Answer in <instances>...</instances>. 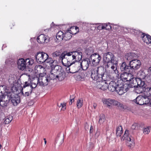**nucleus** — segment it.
Returning <instances> with one entry per match:
<instances>
[{"label": "nucleus", "instance_id": "1", "mask_svg": "<svg viewBox=\"0 0 151 151\" xmlns=\"http://www.w3.org/2000/svg\"><path fill=\"white\" fill-rule=\"evenodd\" d=\"M91 77L93 80L99 81L102 80H107L110 79L107 74L104 73V69L101 67L93 66L91 68Z\"/></svg>", "mask_w": 151, "mask_h": 151}, {"label": "nucleus", "instance_id": "2", "mask_svg": "<svg viewBox=\"0 0 151 151\" xmlns=\"http://www.w3.org/2000/svg\"><path fill=\"white\" fill-rule=\"evenodd\" d=\"M73 52V51L69 52H64L59 58V61L61 60L62 64L65 66L75 63L76 60H75V56Z\"/></svg>", "mask_w": 151, "mask_h": 151}, {"label": "nucleus", "instance_id": "3", "mask_svg": "<svg viewBox=\"0 0 151 151\" xmlns=\"http://www.w3.org/2000/svg\"><path fill=\"white\" fill-rule=\"evenodd\" d=\"M117 64H114L113 63L107 64L106 67V70L107 73L109 74L107 75V76L109 75L111 76V78L112 76H115L117 77L119 76V73L117 70L116 65Z\"/></svg>", "mask_w": 151, "mask_h": 151}, {"label": "nucleus", "instance_id": "4", "mask_svg": "<svg viewBox=\"0 0 151 151\" xmlns=\"http://www.w3.org/2000/svg\"><path fill=\"white\" fill-rule=\"evenodd\" d=\"M103 60L107 64H117V59L114 55L110 52L105 53L103 55Z\"/></svg>", "mask_w": 151, "mask_h": 151}, {"label": "nucleus", "instance_id": "5", "mask_svg": "<svg viewBox=\"0 0 151 151\" xmlns=\"http://www.w3.org/2000/svg\"><path fill=\"white\" fill-rule=\"evenodd\" d=\"M129 131L126 130L124 132L123 137L122 138V140H125L127 146L130 148H132L134 145L133 138L131 136H129Z\"/></svg>", "mask_w": 151, "mask_h": 151}, {"label": "nucleus", "instance_id": "6", "mask_svg": "<svg viewBox=\"0 0 151 151\" xmlns=\"http://www.w3.org/2000/svg\"><path fill=\"white\" fill-rule=\"evenodd\" d=\"M67 67L66 71L68 73H74L78 72L81 68L80 63L77 62L72 65L65 66Z\"/></svg>", "mask_w": 151, "mask_h": 151}, {"label": "nucleus", "instance_id": "7", "mask_svg": "<svg viewBox=\"0 0 151 151\" xmlns=\"http://www.w3.org/2000/svg\"><path fill=\"white\" fill-rule=\"evenodd\" d=\"M57 80L61 81L63 80L65 77V73L62 69L61 66H57L56 67Z\"/></svg>", "mask_w": 151, "mask_h": 151}, {"label": "nucleus", "instance_id": "8", "mask_svg": "<svg viewBox=\"0 0 151 151\" xmlns=\"http://www.w3.org/2000/svg\"><path fill=\"white\" fill-rule=\"evenodd\" d=\"M108 77H110V79L109 80H102L99 81H98L99 82L97 83V85L98 88L103 90H105L108 88V83H109L108 81L111 79V75H109Z\"/></svg>", "mask_w": 151, "mask_h": 151}, {"label": "nucleus", "instance_id": "9", "mask_svg": "<svg viewBox=\"0 0 151 151\" xmlns=\"http://www.w3.org/2000/svg\"><path fill=\"white\" fill-rule=\"evenodd\" d=\"M12 93H9L7 94V95L6 94H5V95H2V96L0 98V105L1 106H7L10 101L9 98H8V96H10L11 95H12Z\"/></svg>", "mask_w": 151, "mask_h": 151}, {"label": "nucleus", "instance_id": "10", "mask_svg": "<svg viewBox=\"0 0 151 151\" xmlns=\"http://www.w3.org/2000/svg\"><path fill=\"white\" fill-rule=\"evenodd\" d=\"M141 62L140 60L137 59L132 60L129 62L130 69L136 70L140 67Z\"/></svg>", "mask_w": 151, "mask_h": 151}, {"label": "nucleus", "instance_id": "11", "mask_svg": "<svg viewBox=\"0 0 151 151\" xmlns=\"http://www.w3.org/2000/svg\"><path fill=\"white\" fill-rule=\"evenodd\" d=\"M36 81H37V84L41 86L47 85L50 81L48 77L44 76H39L38 79H36Z\"/></svg>", "mask_w": 151, "mask_h": 151}, {"label": "nucleus", "instance_id": "12", "mask_svg": "<svg viewBox=\"0 0 151 151\" xmlns=\"http://www.w3.org/2000/svg\"><path fill=\"white\" fill-rule=\"evenodd\" d=\"M47 56L48 55L47 53L43 52H39L36 55V59L38 63H42Z\"/></svg>", "mask_w": 151, "mask_h": 151}, {"label": "nucleus", "instance_id": "13", "mask_svg": "<svg viewBox=\"0 0 151 151\" xmlns=\"http://www.w3.org/2000/svg\"><path fill=\"white\" fill-rule=\"evenodd\" d=\"M57 61L53 60L51 58H49V56L47 57L43 63L44 64H46L47 65H49L51 68H55V66H58L56 65Z\"/></svg>", "mask_w": 151, "mask_h": 151}, {"label": "nucleus", "instance_id": "14", "mask_svg": "<svg viewBox=\"0 0 151 151\" xmlns=\"http://www.w3.org/2000/svg\"><path fill=\"white\" fill-rule=\"evenodd\" d=\"M101 57L99 54L94 53L91 56L90 60H91L92 64L93 65H97L101 60Z\"/></svg>", "mask_w": 151, "mask_h": 151}, {"label": "nucleus", "instance_id": "15", "mask_svg": "<svg viewBox=\"0 0 151 151\" xmlns=\"http://www.w3.org/2000/svg\"><path fill=\"white\" fill-rule=\"evenodd\" d=\"M9 93H12L13 94L11 95L10 96H8V98H9L10 100H11V101L12 104L14 106H16L19 103L20 98L17 95H16L15 96H14V93L13 92H10Z\"/></svg>", "mask_w": 151, "mask_h": 151}, {"label": "nucleus", "instance_id": "16", "mask_svg": "<svg viewBox=\"0 0 151 151\" xmlns=\"http://www.w3.org/2000/svg\"><path fill=\"white\" fill-rule=\"evenodd\" d=\"M147 98H145L144 96H137L136 98L133 100L134 102L140 105H142L144 104H147L146 100Z\"/></svg>", "mask_w": 151, "mask_h": 151}, {"label": "nucleus", "instance_id": "17", "mask_svg": "<svg viewBox=\"0 0 151 151\" xmlns=\"http://www.w3.org/2000/svg\"><path fill=\"white\" fill-rule=\"evenodd\" d=\"M37 42L40 43H47L49 41V37L45 35L42 34L38 37L37 38Z\"/></svg>", "mask_w": 151, "mask_h": 151}, {"label": "nucleus", "instance_id": "18", "mask_svg": "<svg viewBox=\"0 0 151 151\" xmlns=\"http://www.w3.org/2000/svg\"><path fill=\"white\" fill-rule=\"evenodd\" d=\"M80 67L83 70H86L88 68L89 65L91 64V60L90 59L87 58L84 60L81 63H80Z\"/></svg>", "mask_w": 151, "mask_h": 151}, {"label": "nucleus", "instance_id": "19", "mask_svg": "<svg viewBox=\"0 0 151 151\" xmlns=\"http://www.w3.org/2000/svg\"><path fill=\"white\" fill-rule=\"evenodd\" d=\"M132 76L130 73L124 72L122 73L121 74L120 77L122 81L125 82L129 81L130 79H131V78Z\"/></svg>", "mask_w": 151, "mask_h": 151}, {"label": "nucleus", "instance_id": "20", "mask_svg": "<svg viewBox=\"0 0 151 151\" xmlns=\"http://www.w3.org/2000/svg\"><path fill=\"white\" fill-rule=\"evenodd\" d=\"M17 63L18 68L21 70H24L26 67L24 60L23 58L19 59Z\"/></svg>", "mask_w": 151, "mask_h": 151}, {"label": "nucleus", "instance_id": "21", "mask_svg": "<svg viewBox=\"0 0 151 151\" xmlns=\"http://www.w3.org/2000/svg\"><path fill=\"white\" fill-rule=\"evenodd\" d=\"M141 38L143 42L147 44H151V36L148 34L142 33Z\"/></svg>", "mask_w": 151, "mask_h": 151}, {"label": "nucleus", "instance_id": "22", "mask_svg": "<svg viewBox=\"0 0 151 151\" xmlns=\"http://www.w3.org/2000/svg\"><path fill=\"white\" fill-rule=\"evenodd\" d=\"M56 67L55 68H51L50 71V73L49 74V76L48 78L49 79L50 81V80H54L55 79L57 80L56 77V71L57 70L56 69Z\"/></svg>", "mask_w": 151, "mask_h": 151}, {"label": "nucleus", "instance_id": "23", "mask_svg": "<svg viewBox=\"0 0 151 151\" xmlns=\"http://www.w3.org/2000/svg\"><path fill=\"white\" fill-rule=\"evenodd\" d=\"M109 85L108 86V89L110 91L113 92L117 90L116 85V83L112 81L109 83Z\"/></svg>", "mask_w": 151, "mask_h": 151}, {"label": "nucleus", "instance_id": "24", "mask_svg": "<svg viewBox=\"0 0 151 151\" xmlns=\"http://www.w3.org/2000/svg\"><path fill=\"white\" fill-rule=\"evenodd\" d=\"M130 83V87L133 88L137 87V78H135L133 77L132 76L131 79L129 81Z\"/></svg>", "mask_w": 151, "mask_h": 151}, {"label": "nucleus", "instance_id": "25", "mask_svg": "<svg viewBox=\"0 0 151 151\" xmlns=\"http://www.w3.org/2000/svg\"><path fill=\"white\" fill-rule=\"evenodd\" d=\"M137 88L142 89V91L144 90L146 86L144 81H142V80L139 78H137Z\"/></svg>", "mask_w": 151, "mask_h": 151}, {"label": "nucleus", "instance_id": "26", "mask_svg": "<svg viewBox=\"0 0 151 151\" xmlns=\"http://www.w3.org/2000/svg\"><path fill=\"white\" fill-rule=\"evenodd\" d=\"M120 69L122 71H126L127 72H131L129 66L127 65L126 63L125 62H123L121 65L120 67Z\"/></svg>", "mask_w": 151, "mask_h": 151}, {"label": "nucleus", "instance_id": "27", "mask_svg": "<svg viewBox=\"0 0 151 151\" xmlns=\"http://www.w3.org/2000/svg\"><path fill=\"white\" fill-rule=\"evenodd\" d=\"M114 100L110 99H103L102 101L104 104H106L108 106H110L111 105H113Z\"/></svg>", "mask_w": 151, "mask_h": 151}, {"label": "nucleus", "instance_id": "28", "mask_svg": "<svg viewBox=\"0 0 151 151\" xmlns=\"http://www.w3.org/2000/svg\"><path fill=\"white\" fill-rule=\"evenodd\" d=\"M128 88H119V87H117V90L116 91L118 93L119 95H122L124 93L126 92L127 90L128 89Z\"/></svg>", "mask_w": 151, "mask_h": 151}, {"label": "nucleus", "instance_id": "29", "mask_svg": "<svg viewBox=\"0 0 151 151\" xmlns=\"http://www.w3.org/2000/svg\"><path fill=\"white\" fill-rule=\"evenodd\" d=\"M137 57V55L133 52H129L127 53L126 55V58L128 60L135 58Z\"/></svg>", "mask_w": 151, "mask_h": 151}, {"label": "nucleus", "instance_id": "30", "mask_svg": "<svg viewBox=\"0 0 151 151\" xmlns=\"http://www.w3.org/2000/svg\"><path fill=\"white\" fill-rule=\"evenodd\" d=\"M76 33H73L71 30H68V31L66 32L64 35V38L66 40H69L72 37L71 34H75Z\"/></svg>", "mask_w": 151, "mask_h": 151}, {"label": "nucleus", "instance_id": "31", "mask_svg": "<svg viewBox=\"0 0 151 151\" xmlns=\"http://www.w3.org/2000/svg\"><path fill=\"white\" fill-rule=\"evenodd\" d=\"M74 55L75 56V60H76V63L78 61L81 60L82 58V53L81 52L73 51Z\"/></svg>", "mask_w": 151, "mask_h": 151}, {"label": "nucleus", "instance_id": "32", "mask_svg": "<svg viewBox=\"0 0 151 151\" xmlns=\"http://www.w3.org/2000/svg\"><path fill=\"white\" fill-rule=\"evenodd\" d=\"M137 76L139 78H137L140 79H144L146 77V75L144 71L140 70L137 73Z\"/></svg>", "mask_w": 151, "mask_h": 151}, {"label": "nucleus", "instance_id": "33", "mask_svg": "<svg viewBox=\"0 0 151 151\" xmlns=\"http://www.w3.org/2000/svg\"><path fill=\"white\" fill-rule=\"evenodd\" d=\"M56 37L57 39L59 41H61L64 38L63 33L61 31L59 32L56 35Z\"/></svg>", "mask_w": 151, "mask_h": 151}, {"label": "nucleus", "instance_id": "34", "mask_svg": "<svg viewBox=\"0 0 151 151\" xmlns=\"http://www.w3.org/2000/svg\"><path fill=\"white\" fill-rule=\"evenodd\" d=\"M114 105L117 106L121 109H124V105L122 103L115 100L114 101Z\"/></svg>", "mask_w": 151, "mask_h": 151}, {"label": "nucleus", "instance_id": "35", "mask_svg": "<svg viewBox=\"0 0 151 151\" xmlns=\"http://www.w3.org/2000/svg\"><path fill=\"white\" fill-rule=\"evenodd\" d=\"M122 127L121 126H119L116 129V135L117 137H120L122 134L123 132Z\"/></svg>", "mask_w": 151, "mask_h": 151}, {"label": "nucleus", "instance_id": "36", "mask_svg": "<svg viewBox=\"0 0 151 151\" xmlns=\"http://www.w3.org/2000/svg\"><path fill=\"white\" fill-rule=\"evenodd\" d=\"M24 61L26 66L27 67H29V65H32L34 63V61L32 60H30L29 58L26 59L24 60Z\"/></svg>", "mask_w": 151, "mask_h": 151}, {"label": "nucleus", "instance_id": "37", "mask_svg": "<svg viewBox=\"0 0 151 151\" xmlns=\"http://www.w3.org/2000/svg\"><path fill=\"white\" fill-rule=\"evenodd\" d=\"M93 49L92 47H89L87 48L86 50V53L87 55H91L93 54Z\"/></svg>", "mask_w": 151, "mask_h": 151}, {"label": "nucleus", "instance_id": "38", "mask_svg": "<svg viewBox=\"0 0 151 151\" xmlns=\"http://www.w3.org/2000/svg\"><path fill=\"white\" fill-rule=\"evenodd\" d=\"M105 120V116L104 114L101 115L99 121V124L100 125L103 124Z\"/></svg>", "mask_w": 151, "mask_h": 151}, {"label": "nucleus", "instance_id": "39", "mask_svg": "<svg viewBox=\"0 0 151 151\" xmlns=\"http://www.w3.org/2000/svg\"><path fill=\"white\" fill-rule=\"evenodd\" d=\"M0 90H3V93H4V95H5L6 94L7 95V94L9 93L8 91V90L6 88V87L5 86L3 85L0 86Z\"/></svg>", "mask_w": 151, "mask_h": 151}, {"label": "nucleus", "instance_id": "40", "mask_svg": "<svg viewBox=\"0 0 151 151\" xmlns=\"http://www.w3.org/2000/svg\"><path fill=\"white\" fill-rule=\"evenodd\" d=\"M12 117L11 116H7L5 118L4 123L5 124H9L12 120Z\"/></svg>", "mask_w": 151, "mask_h": 151}, {"label": "nucleus", "instance_id": "41", "mask_svg": "<svg viewBox=\"0 0 151 151\" xmlns=\"http://www.w3.org/2000/svg\"><path fill=\"white\" fill-rule=\"evenodd\" d=\"M83 104V100L81 99H79L77 101V105L78 108H81Z\"/></svg>", "mask_w": 151, "mask_h": 151}, {"label": "nucleus", "instance_id": "42", "mask_svg": "<svg viewBox=\"0 0 151 151\" xmlns=\"http://www.w3.org/2000/svg\"><path fill=\"white\" fill-rule=\"evenodd\" d=\"M22 93L23 96H28L31 94L30 92L27 91L26 90H24V88H22Z\"/></svg>", "mask_w": 151, "mask_h": 151}, {"label": "nucleus", "instance_id": "43", "mask_svg": "<svg viewBox=\"0 0 151 151\" xmlns=\"http://www.w3.org/2000/svg\"><path fill=\"white\" fill-rule=\"evenodd\" d=\"M61 54L60 52L59 51H56L52 53V56L53 57H56L61 56Z\"/></svg>", "mask_w": 151, "mask_h": 151}, {"label": "nucleus", "instance_id": "44", "mask_svg": "<svg viewBox=\"0 0 151 151\" xmlns=\"http://www.w3.org/2000/svg\"><path fill=\"white\" fill-rule=\"evenodd\" d=\"M35 79L34 80H32L31 85L30 84L29 86L31 87L33 89H34L35 90V88L36 87L37 84V82L36 83V82H35Z\"/></svg>", "mask_w": 151, "mask_h": 151}, {"label": "nucleus", "instance_id": "45", "mask_svg": "<svg viewBox=\"0 0 151 151\" xmlns=\"http://www.w3.org/2000/svg\"><path fill=\"white\" fill-rule=\"evenodd\" d=\"M24 88V90H26L27 91L30 92L31 93L32 92H34V89H33L30 86H28L27 87L25 88Z\"/></svg>", "mask_w": 151, "mask_h": 151}, {"label": "nucleus", "instance_id": "46", "mask_svg": "<svg viewBox=\"0 0 151 151\" xmlns=\"http://www.w3.org/2000/svg\"><path fill=\"white\" fill-rule=\"evenodd\" d=\"M150 132V130L148 127L144 128L143 129V133L144 134H147Z\"/></svg>", "mask_w": 151, "mask_h": 151}, {"label": "nucleus", "instance_id": "47", "mask_svg": "<svg viewBox=\"0 0 151 151\" xmlns=\"http://www.w3.org/2000/svg\"><path fill=\"white\" fill-rule=\"evenodd\" d=\"M74 97L73 96H70V101L69 102L70 105H71L73 102L74 101Z\"/></svg>", "mask_w": 151, "mask_h": 151}, {"label": "nucleus", "instance_id": "48", "mask_svg": "<svg viewBox=\"0 0 151 151\" xmlns=\"http://www.w3.org/2000/svg\"><path fill=\"white\" fill-rule=\"evenodd\" d=\"M106 29L107 30H109L111 29V27L109 24H106Z\"/></svg>", "mask_w": 151, "mask_h": 151}, {"label": "nucleus", "instance_id": "49", "mask_svg": "<svg viewBox=\"0 0 151 151\" xmlns=\"http://www.w3.org/2000/svg\"><path fill=\"white\" fill-rule=\"evenodd\" d=\"M137 124L135 123L133 124L131 127V128L132 129H136L137 127Z\"/></svg>", "mask_w": 151, "mask_h": 151}, {"label": "nucleus", "instance_id": "50", "mask_svg": "<svg viewBox=\"0 0 151 151\" xmlns=\"http://www.w3.org/2000/svg\"><path fill=\"white\" fill-rule=\"evenodd\" d=\"M29 85H30V84L29 83H28V82H25L24 85L23 87L22 88H25L27 87H28L29 86Z\"/></svg>", "mask_w": 151, "mask_h": 151}, {"label": "nucleus", "instance_id": "51", "mask_svg": "<svg viewBox=\"0 0 151 151\" xmlns=\"http://www.w3.org/2000/svg\"><path fill=\"white\" fill-rule=\"evenodd\" d=\"M61 105H62V109L63 110H64L65 108L66 104L65 103H61Z\"/></svg>", "mask_w": 151, "mask_h": 151}, {"label": "nucleus", "instance_id": "52", "mask_svg": "<svg viewBox=\"0 0 151 151\" xmlns=\"http://www.w3.org/2000/svg\"><path fill=\"white\" fill-rule=\"evenodd\" d=\"M148 92L149 93V96H151V87L148 88Z\"/></svg>", "mask_w": 151, "mask_h": 151}, {"label": "nucleus", "instance_id": "53", "mask_svg": "<svg viewBox=\"0 0 151 151\" xmlns=\"http://www.w3.org/2000/svg\"><path fill=\"white\" fill-rule=\"evenodd\" d=\"M146 99L147 101V104H148L150 103V104L151 105V99L150 100H149L148 98H147Z\"/></svg>", "mask_w": 151, "mask_h": 151}, {"label": "nucleus", "instance_id": "54", "mask_svg": "<svg viewBox=\"0 0 151 151\" xmlns=\"http://www.w3.org/2000/svg\"><path fill=\"white\" fill-rule=\"evenodd\" d=\"M106 24H101V28L102 29H106Z\"/></svg>", "mask_w": 151, "mask_h": 151}, {"label": "nucleus", "instance_id": "55", "mask_svg": "<svg viewBox=\"0 0 151 151\" xmlns=\"http://www.w3.org/2000/svg\"><path fill=\"white\" fill-rule=\"evenodd\" d=\"M37 68L40 69H41L42 68H43V69L44 68L41 65H38V66H37Z\"/></svg>", "mask_w": 151, "mask_h": 151}, {"label": "nucleus", "instance_id": "56", "mask_svg": "<svg viewBox=\"0 0 151 151\" xmlns=\"http://www.w3.org/2000/svg\"><path fill=\"white\" fill-rule=\"evenodd\" d=\"M97 28L99 30L102 29V28H101V24L98 26L97 27Z\"/></svg>", "mask_w": 151, "mask_h": 151}, {"label": "nucleus", "instance_id": "57", "mask_svg": "<svg viewBox=\"0 0 151 151\" xmlns=\"http://www.w3.org/2000/svg\"><path fill=\"white\" fill-rule=\"evenodd\" d=\"M5 63L6 64H8L10 63V61L9 60H6L5 62Z\"/></svg>", "mask_w": 151, "mask_h": 151}, {"label": "nucleus", "instance_id": "58", "mask_svg": "<svg viewBox=\"0 0 151 151\" xmlns=\"http://www.w3.org/2000/svg\"><path fill=\"white\" fill-rule=\"evenodd\" d=\"M93 131V128L92 126H91L90 127V133H91Z\"/></svg>", "mask_w": 151, "mask_h": 151}, {"label": "nucleus", "instance_id": "59", "mask_svg": "<svg viewBox=\"0 0 151 151\" xmlns=\"http://www.w3.org/2000/svg\"><path fill=\"white\" fill-rule=\"evenodd\" d=\"M75 28V29L76 30H77L78 29V27H72L70 28L71 29H73Z\"/></svg>", "mask_w": 151, "mask_h": 151}, {"label": "nucleus", "instance_id": "60", "mask_svg": "<svg viewBox=\"0 0 151 151\" xmlns=\"http://www.w3.org/2000/svg\"><path fill=\"white\" fill-rule=\"evenodd\" d=\"M93 106L94 109H95L97 106V104L96 103H94L93 104Z\"/></svg>", "mask_w": 151, "mask_h": 151}, {"label": "nucleus", "instance_id": "61", "mask_svg": "<svg viewBox=\"0 0 151 151\" xmlns=\"http://www.w3.org/2000/svg\"><path fill=\"white\" fill-rule=\"evenodd\" d=\"M148 72H150L151 73V67H150L148 69Z\"/></svg>", "mask_w": 151, "mask_h": 151}, {"label": "nucleus", "instance_id": "62", "mask_svg": "<svg viewBox=\"0 0 151 151\" xmlns=\"http://www.w3.org/2000/svg\"><path fill=\"white\" fill-rule=\"evenodd\" d=\"M99 132H97L96 133V136H97V137L99 135Z\"/></svg>", "mask_w": 151, "mask_h": 151}, {"label": "nucleus", "instance_id": "63", "mask_svg": "<svg viewBox=\"0 0 151 151\" xmlns=\"http://www.w3.org/2000/svg\"><path fill=\"white\" fill-rule=\"evenodd\" d=\"M85 129L86 130V128L88 129V125L87 124L85 125Z\"/></svg>", "mask_w": 151, "mask_h": 151}, {"label": "nucleus", "instance_id": "64", "mask_svg": "<svg viewBox=\"0 0 151 151\" xmlns=\"http://www.w3.org/2000/svg\"><path fill=\"white\" fill-rule=\"evenodd\" d=\"M63 140H64V138H62V140H61V142H60L61 144H62V143L63 142Z\"/></svg>", "mask_w": 151, "mask_h": 151}]
</instances>
